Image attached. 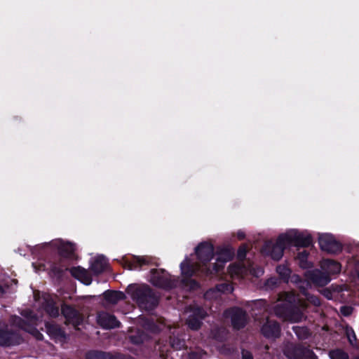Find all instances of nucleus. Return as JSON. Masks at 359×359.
I'll use <instances>...</instances> for the list:
<instances>
[{"instance_id": "f257e3e1", "label": "nucleus", "mask_w": 359, "mask_h": 359, "mask_svg": "<svg viewBox=\"0 0 359 359\" xmlns=\"http://www.w3.org/2000/svg\"><path fill=\"white\" fill-rule=\"evenodd\" d=\"M195 252L198 259V263L193 264L188 259H185L180 264L182 274L184 277H191L198 270H201L207 273L219 272L223 269L225 263L231 259L233 255L229 250H221L217 253L216 262L211 269L207 266V264L213 257L214 248L212 244L208 242L201 243L196 248Z\"/></svg>"}, {"instance_id": "f03ea898", "label": "nucleus", "mask_w": 359, "mask_h": 359, "mask_svg": "<svg viewBox=\"0 0 359 359\" xmlns=\"http://www.w3.org/2000/svg\"><path fill=\"white\" fill-rule=\"evenodd\" d=\"M300 299H297L292 292H286L280 294L274 306V313L284 320L291 323H297L304 318L303 313L299 307L304 308L305 306Z\"/></svg>"}, {"instance_id": "7ed1b4c3", "label": "nucleus", "mask_w": 359, "mask_h": 359, "mask_svg": "<svg viewBox=\"0 0 359 359\" xmlns=\"http://www.w3.org/2000/svg\"><path fill=\"white\" fill-rule=\"evenodd\" d=\"M323 273L318 269L309 271L306 273V277L308 280L312 282L318 286H324L330 281V275L339 273L341 269V264L332 259H324L320 263Z\"/></svg>"}, {"instance_id": "20e7f679", "label": "nucleus", "mask_w": 359, "mask_h": 359, "mask_svg": "<svg viewBox=\"0 0 359 359\" xmlns=\"http://www.w3.org/2000/svg\"><path fill=\"white\" fill-rule=\"evenodd\" d=\"M128 292L142 309L150 310L157 304V297L147 285H130Z\"/></svg>"}, {"instance_id": "39448f33", "label": "nucleus", "mask_w": 359, "mask_h": 359, "mask_svg": "<svg viewBox=\"0 0 359 359\" xmlns=\"http://www.w3.org/2000/svg\"><path fill=\"white\" fill-rule=\"evenodd\" d=\"M22 316L25 320L28 323H32V325H27V323H22V320L20 317L15 316L12 319V323L13 325L19 327L26 332L32 334L36 339L41 340L43 338L42 334L36 330L33 325H37V321L39 319L36 316L32 314V311L26 310L22 313Z\"/></svg>"}, {"instance_id": "423d86ee", "label": "nucleus", "mask_w": 359, "mask_h": 359, "mask_svg": "<svg viewBox=\"0 0 359 359\" xmlns=\"http://www.w3.org/2000/svg\"><path fill=\"white\" fill-rule=\"evenodd\" d=\"M288 245L297 247H307L311 243V237L306 232L299 231L297 229H290L280 236V241H285Z\"/></svg>"}, {"instance_id": "0eeeda50", "label": "nucleus", "mask_w": 359, "mask_h": 359, "mask_svg": "<svg viewBox=\"0 0 359 359\" xmlns=\"http://www.w3.org/2000/svg\"><path fill=\"white\" fill-rule=\"evenodd\" d=\"M287 246L289 245L285 243V240L280 241L279 236L276 243L271 241L266 242L262 249V252L271 256L275 260H279L283 257L284 248Z\"/></svg>"}, {"instance_id": "6e6552de", "label": "nucleus", "mask_w": 359, "mask_h": 359, "mask_svg": "<svg viewBox=\"0 0 359 359\" xmlns=\"http://www.w3.org/2000/svg\"><path fill=\"white\" fill-rule=\"evenodd\" d=\"M284 354L290 359H317L311 350L297 347L292 344H289L285 347Z\"/></svg>"}, {"instance_id": "1a4fd4ad", "label": "nucleus", "mask_w": 359, "mask_h": 359, "mask_svg": "<svg viewBox=\"0 0 359 359\" xmlns=\"http://www.w3.org/2000/svg\"><path fill=\"white\" fill-rule=\"evenodd\" d=\"M319 245L322 250L328 253L336 254L341 250V245L329 233H324L319 237Z\"/></svg>"}, {"instance_id": "9d476101", "label": "nucleus", "mask_w": 359, "mask_h": 359, "mask_svg": "<svg viewBox=\"0 0 359 359\" xmlns=\"http://www.w3.org/2000/svg\"><path fill=\"white\" fill-rule=\"evenodd\" d=\"M229 273L232 278H239L243 277L246 275L248 273H252L253 276L256 277H259L262 276L264 273V271L262 268H247L241 264H236L230 265L229 267Z\"/></svg>"}, {"instance_id": "9b49d317", "label": "nucleus", "mask_w": 359, "mask_h": 359, "mask_svg": "<svg viewBox=\"0 0 359 359\" xmlns=\"http://www.w3.org/2000/svg\"><path fill=\"white\" fill-rule=\"evenodd\" d=\"M151 283L156 286L163 288H171L175 285L173 280L170 279V276L165 273L164 271L158 270H152L150 278Z\"/></svg>"}, {"instance_id": "f8f14e48", "label": "nucleus", "mask_w": 359, "mask_h": 359, "mask_svg": "<svg viewBox=\"0 0 359 359\" xmlns=\"http://www.w3.org/2000/svg\"><path fill=\"white\" fill-rule=\"evenodd\" d=\"M226 315L231 318L232 325L236 329L244 327L246 323L245 313L240 309H233L227 311Z\"/></svg>"}, {"instance_id": "ddd939ff", "label": "nucleus", "mask_w": 359, "mask_h": 359, "mask_svg": "<svg viewBox=\"0 0 359 359\" xmlns=\"http://www.w3.org/2000/svg\"><path fill=\"white\" fill-rule=\"evenodd\" d=\"M97 323L104 329H112L119 326L116 317L106 312H100L97 316Z\"/></svg>"}, {"instance_id": "4468645a", "label": "nucleus", "mask_w": 359, "mask_h": 359, "mask_svg": "<svg viewBox=\"0 0 359 359\" xmlns=\"http://www.w3.org/2000/svg\"><path fill=\"white\" fill-rule=\"evenodd\" d=\"M46 245H50L53 248H56L58 252L65 257H70L73 254L75 248L70 243H65L61 240H54L49 243L46 244Z\"/></svg>"}, {"instance_id": "2eb2a0df", "label": "nucleus", "mask_w": 359, "mask_h": 359, "mask_svg": "<svg viewBox=\"0 0 359 359\" xmlns=\"http://www.w3.org/2000/svg\"><path fill=\"white\" fill-rule=\"evenodd\" d=\"M62 313L66 318V322L72 324L74 327L79 325L83 321L81 315L74 309L69 306H63Z\"/></svg>"}, {"instance_id": "dca6fc26", "label": "nucleus", "mask_w": 359, "mask_h": 359, "mask_svg": "<svg viewBox=\"0 0 359 359\" xmlns=\"http://www.w3.org/2000/svg\"><path fill=\"white\" fill-rule=\"evenodd\" d=\"M263 335L267 338H276L280 334L279 325L271 320H267L261 329Z\"/></svg>"}, {"instance_id": "f3484780", "label": "nucleus", "mask_w": 359, "mask_h": 359, "mask_svg": "<svg viewBox=\"0 0 359 359\" xmlns=\"http://www.w3.org/2000/svg\"><path fill=\"white\" fill-rule=\"evenodd\" d=\"M22 341L20 335L15 332L8 333L0 328V345L11 346L19 344Z\"/></svg>"}, {"instance_id": "a211bd4d", "label": "nucleus", "mask_w": 359, "mask_h": 359, "mask_svg": "<svg viewBox=\"0 0 359 359\" xmlns=\"http://www.w3.org/2000/svg\"><path fill=\"white\" fill-rule=\"evenodd\" d=\"M193 315H190L187 320L189 327L192 330H198L201 326V319L205 316V312L198 307L193 311Z\"/></svg>"}, {"instance_id": "6ab92c4d", "label": "nucleus", "mask_w": 359, "mask_h": 359, "mask_svg": "<svg viewBox=\"0 0 359 359\" xmlns=\"http://www.w3.org/2000/svg\"><path fill=\"white\" fill-rule=\"evenodd\" d=\"M48 334L55 341L62 342L65 339V334L59 326L47 323L46 324Z\"/></svg>"}, {"instance_id": "aec40b11", "label": "nucleus", "mask_w": 359, "mask_h": 359, "mask_svg": "<svg viewBox=\"0 0 359 359\" xmlns=\"http://www.w3.org/2000/svg\"><path fill=\"white\" fill-rule=\"evenodd\" d=\"M233 287L231 285L227 283H222L217 286L216 289H212L208 290L205 294V297L208 299H211L212 298H217L220 293H230L233 291Z\"/></svg>"}, {"instance_id": "412c9836", "label": "nucleus", "mask_w": 359, "mask_h": 359, "mask_svg": "<svg viewBox=\"0 0 359 359\" xmlns=\"http://www.w3.org/2000/svg\"><path fill=\"white\" fill-rule=\"evenodd\" d=\"M70 271L74 277L79 280L83 284L88 285L91 283V276L85 269L78 266L72 268Z\"/></svg>"}, {"instance_id": "4be33fe9", "label": "nucleus", "mask_w": 359, "mask_h": 359, "mask_svg": "<svg viewBox=\"0 0 359 359\" xmlns=\"http://www.w3.org/2000/svg\"><path fill=\"white\" fill-rule=\"evenodd\" d=\"M292 280L293 282H295L297 283H299L300 285H299V288L302 290V294L305 297L306 300L309 302L310 303L313 304L314 306H319L320 305V300L318 297L311 295L309 293L305 292V287L304 285H306V286H309L310 284L308 282H302L300 281L299 277L298 276H292Z\"/></svg>"}, {"instance_id": "5701e85b", "label": "nucleus", "mask_w": 359, "mask_h": 359, "mask_svg": "<svg viewBox=\"0 0 359 359\" xmlns=\"http://www.w3.org/2000/svg\"><path fill=\"white\" fill-rule=\"evenodd\" d=\"M107 265L106 258L102 255L95 257L90 263V269L95 273L102 272Z\"/></svg>"}, {"instance_id": "b1692460", "label": "nucleus", "mask_w": 359, "mask_h": 359, "mask_svg": "<svg viewBox=\"0 0 359 359\" xmlns=\"http://www.w3.org/2000/svg\"><path fill=\"white\" fill-rule=\"evenodd\" d=\"M106 301L111 304H116L118 301L123 299L125 295L121 292L109 291L104 294Z\"/></svg>"}, {"instance_id": "393cba45", "label": "nucleus", "mask_w": 359, "mask_h": 359, "mask_svg": "<svg viewBox=\"0 0 359 359\" xmlns=\"http://www.w3.org/2000/svg\"><path fill=\"white\" fill-rule=\"evenodd\" d=\"M308 253L306 250H303L299 252L297 255V260L299 262V264L302 268L306 269L309 267L310 264L307 261Z\"/></svg>"}, {"instance_id": "a878e982", "label": "nucleus", "mask_w": 359, "mask_h": 359, "mask_svg": "<svg viewBox=\"0 0 359 359\" xmlns=\"http://www.w3.org/2000/svg\"><path fill=\"white\" fill-rule=\"evenodd\" d=\"M277 273L284 280L287 281L290 276V269L285 265H279L276 269Z\"/></svg>"}, {"instance_id": "bb28decb", "label": "nucleus", "mask_w": 359, "mask_h": 359, "mask_svg": "<svg viewBox=\"0 0 359 359\" xmlns=\"http://www.w3.org/2000/svg\"><path fill=\"white\" fill-rule=\"evenodd\" d=\"M293 330L299 339H305L309 334V331L306 327L294 326Z\"/></svg>"}, {"instance_id": "cd10ccee", "label": "nucleus", "mask_w": 359, "mask_h": 359, "mask_svg": "<svg viewBox=\"0 0 359 359\" xmlns=\"http://www.w3.org/2000/svg\"><path fill=\"white\" fill-rule=\"evenodd\" d=\"M331 359H348L347 354L341 350H334L330 352Z\"/></svg>"}, {"instance_id": "c85d7f7f", "label": "nucleus", "mask_w": 359, "mask_h": 359, "mask_svg": "<svg viewBox=\"0 0 359 359\" xmlns=\"http://www.w3.org/2000/svg\"><path fill=\"white\" fill-rule=\"evenodd\" d=\"M45 309L46 312L49 314V316L52 317L57 316L59 314L58 308L57 306H55L52 304H48L46 306Z\"/></svg>"}, {"instance_id": "c756f323", "label": "nucleus", "mask_w": 359, "mask_h": 359, "mask_svg": "<svg viewBox=\"0 0 359 359\" xmlns=\"http://www.w3.org/2000/svg\"><path fill=\"white\" fill-rule=\"evenodd\" d=\"M346 334L350 344L352 346H355L356 342V336L353 330L351 327H347L346 330Z\"/></svg>"}, {"instance_id": "7c9ffc66", "label": "nucleus", "mask_w": 359, "mask_h": 359, "mask_svg": "<svg viewBox=\"0 0 359 359\" xmlns=\"http://www.w3.org/2000/svg\"><path fill=\"white\" fill-rule=\"evenodd\" d=\"M87 359H105L106 355L104 353L93 351L87 354Z\"/></svg>"}, {"instance_id": "2f4dec72", "label": "nucleus", "mask_w": 359, "mask_h": 359, "mask_svg": "<svg viewBox=\"0 0 359 359\" xmlns=\"http://www.w3.org/2000/svg\"><path fill=\"white\" fill-rule=\"evenodd\" d=\"M247 252V247L246 245H243L240 247V248L238 250V257L242 260L246 255Z\"/></svg>"}, {"instance_id": "473e14b6", "label": "nucleus", "mask_w": 359, "mask_h": 359, "mask_svg": "<svg viewBox=\"0 0 359 359\" xmlns=\"http://www.w3.org/2000/svg\"><path fill=\"white\" fill-rule=\"evenodd\" d=\"M134 262L135 263L138 264L140 266L148 263L147 258L145 257H135Z\"/></svg>"}, {"instance_id": "72a5a7b5", "label": "nucleus", "mask_w": 359, "mask_h": 359, "mask_svg": "<svg viewBox=\"0 0 359 359\" xmlns=\"http://www.w3.org/2000/svg\"><path fill=\"white\" fill-rule=\"evenodd\" d=\"M340 311L342 315L348 316L352 313L353 309L350 306H342L340 309Z\"/></svg>"}, {"instance_id": "f704fd0d", "label": "nucleus", "mask_w": 359, "mask_h": 359, "mask_svg": "<svg viewBox=\"0 0 359 359\" xmlns=\"http://www.w3.org/2000/svg\"><path fill=\"white\" fill-rule=\"evenodd\" d=\"M277 284V279L275 278H269L266 283L268 288L272 289Z\"/></svg>"}, {"instance_id": "c9c22d12", "label": "nucleus", "mask_w": 359, "mask_h": 359, "mask_svg": "<svg viewBox=\"0 0 359 359\" xmlns=\"http://www.w3.org/2000/svg\"><path fill=\"white\" fill-rule=\"evenodd\" d=\"M323 295L326 297L328 299H331L333 297L332 293L328 290H325L323 291Z\"/></svg>"}, {"instance_id": "e433bc0d", "label": "nucleus", "mask_w": 359, "mask_h": 359, "mask_svg": "<svg viewBox=\"0 0 359 359\" xmlns=\"http://www.w3.org/2000/svg\"><path fill=\"white\" fill-rule=\"evenodd\" d=\"M243 359H253L252 355L248 351L243 352Z\"/></svg>"}, {"instance_id": "4c0bfd02", "label": "nucleus", "mask_w": 359, "mask_h": 359, "mask_svg": "<svg viewBox=\"0 0 359 359\" xmlns=\"http://www.w3.org/2000/svg\"><path fill=\"white\" fill-rule=\"evenodd\" d=\"M130 339H131V341L133 342V343H135V344H138V343H140V342H142L144 340L143 339H141V340H137L135 339V337L134 336H131L130 337Z\"/></svg>"}, {"instance_id": "58836bf2", "label": "nucleus", "mask_w": 359, "mask_h": 359, "mask_svg": "<svg viewBox=\"0 0 359 359\" xmlns=\"http://www.w3.org/2000/svg\"><path fill=\"white\" fill-rule=\"evenodd\" d=\"M172 346L175 347V348H181V347L182 346V344L181 342H180L179 344H174V343H172Z\"/></svg>"}, {"instance_id": "ea45409f", "label": "nucleus", "mask_w": 359, "mask_h": 359, "mask_svg": "<svg viewBox=\"0 0 359 359\" xmlns=\"http://www.w3.org/2000/svg\"><path fill=\"white\" fill-rule=\"evenodd\" d=\"M237 236L238 237L239 239H243L245 236L243 232L239 231L238 233H237Z\"/></svg>"}, {"instance_id": "a19ab883", "label": "nucleus", "mask_w": 359, "mask_h": 359, "mask_svg": "<svg viewBox=\"0 0 359 359\" xmlns=\"http://www.w3.org/2000/svg\"><path fill=\"white\" fill-rule=\"evenodd\" d=\"M189 358L191 359H198L197 355L194 353H191Z\"/></svg>"}, {"instance_id": "79ce46f5", "label": "nucleus", "mask_w": 359, "mask_h": 359, "mask_svg": "<svg viewBox=\"0 0 359 359\" xmlns=\"http://www.w3.org/2000/svg\"><path fill=\"white\" fill-rule=\"evenodd\" d=\"M4 292L3 287L0 285V294H3Z\"/></svg>"}, {"instance_id": "37998d69", "label": "nucleus", "mask_w": 359, "mask_h": 359, "mask_svg": "<svg viewBox=\"0 0 359 359\" xmlns=\"http://www.w3.org/2000/svg\"><path fill=\"white\" fill-rule=\"evenodd\" d=\"M137 268V266H130L129 269H136Z\"/></svg>"}, {"instance_id": "c03bdc74", "label": "nucleus", "mask_w": 359, "mask_h": 359, "mask_svg": "<svg viewBox=\"0 0 359 359\" xmlns=\"http://www.w3.org/2000/svg\"><path fill=\"white\" fill-rule=\"evenodd\" d=\"M356 359H359V357H358Z\"/></svg>"}]
</instances>
